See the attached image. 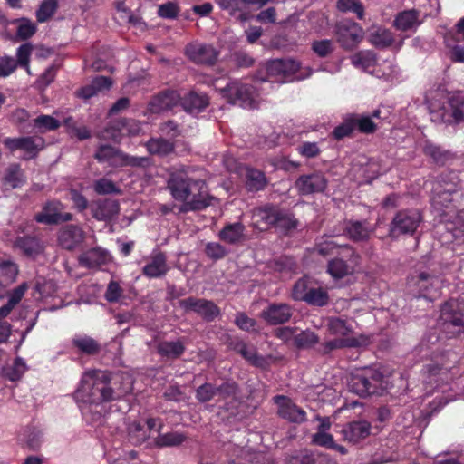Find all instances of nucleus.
I'll list each match as a JSON object with an SVG mask.
<instances>
[{
    "label": "nucleus",
    "instance_id": "nucleus-1",
    "mask_svg": "<svg viewBox=\"0 0 464 464\" xmlns=\"http://www.w3.org/2000/svg\"><path fill=\"white\" fill-rule=\"evenodd\" d=\"M129 392L130 387L123 386L111 372L92 370L82 377L74 399L77 402L101 406L121 399Z\"/></svg>",
    "mask_w": 464,
    "mask_h": 464
},
{
    "label": "nucleus",
    "instance_id": "nucleus-15",
    "mask_svg": "<svg viewBox=\"0 0 464 464\" xmlns=\"http://www.w3.org/2000/svg\"><path fill=\"white\" fill-rule=\"evenodd\" d=\"M273 401L278 406L277 414L282 419L293 423H303L306 420V412L289 397L276 395Z\"/></svg>",
    "mask_w": 464,
    "mask_h": 464
},
{
    "label": "nucleus",
    "instance_id": "nucleus-31",
    "mask_svg": "<svg viewBox=\"0 0 464 464\" xmlns=\"http://www.w3.org/2000/svg\"><path fill=\"white\" fill-rule=\"evenodd\" d=\"M186 351V346L181 339L177 341H161L157 345L158 353L166 359L176 360L181 357Z\"/></svg>",
    "mask_w": 464,
    "mask_h": 464
},
{
    "label": "nucleus",
    "instance_id": "nucleus-44",
    "mask_svg": "<svg viewBox=\"0 0 464 464\" xmlns=\"http://www.w3.org/2000/svg\"><path fill=\"white\" fill-rule=\"evenodd\" d=\"M58 8V0H43L35 11L36 21L40 24L50 21Z\"/></svg>",
    "mask_w": 464,
    "mask_h": 464
},
{
    "label": "nucleus",
    "instance_id": "nucleus-50",
    "mask_svg": "<svg viewBox=\"0 0 464 464\" xmlns=\"http://www.w3.org/2000/svg\"><path fill=\"white\" fill-rule=\"evenodd\" d=\"M354 125L351 114L343 119V122L337 125L330 136L335 140H342L344 138H351L354 132Z\"/></svg>",
    "mask_w": 464,
    "mask_h": 464
},
{
    "label": "nucleus",
    "instance_id": "nucleus-3",
    "mask_svg": "<svg viewBox=\"0 0 464 464\" xmlns=\"http://www.w3.org/2000/svg\"><path fill=\"white\" fill-rule=\"evenodd\" d=\"M349 391L361 398L383 394L386 385L383 373L374 368H364L353 372L348 382Z\"/></svg>",
    "mask_w": 464,
    "mask_h": 464
},
{
    "label": "nucleus",
    "instance_id": "nucleus-7",
    "mask_svg": "<svg viewBox=\"0 0 464 464\" xmlns=\"http://www.w3.org/2000/svg\"><path fill=\"white\" fill-rule=\"evenodd\" d=\"M359 256L354 248L348 244L339 252V255L328 261L327 272L335 279H342L353 271Z\"/></svg>",
    "mask_w": 464,
    "mask_h": 464
},
{
    "label": "nucleus",
    "instance_id": "nucleus-43",
    "mask_svg": "<svg viewBox=\"0 0 464 464\" xmlns=\"http://www.w3.org/2000/svg\"><path fill=\"white\" fill-rule=\"evenodd\" d=\"M11 23L17 24L16 38L21 41L30 39L37 31L36 24L27 17L15 18Z\"/></svg>",
    "mask_w": 464,
    "mask_h": 464
},
{
    "label": "nucleus",
    "instance_id": "nucleus-45",
    "mask_svg": "<svg viewBox=\"0 0 464 464\" xmlns=\"http://www.w3.org/2000/svg\"><path fill=\"white\" fill-rule=\"evenodd\" d=\"M146 147L150 154L166 156L174 150V143L164 138L150 139Z\"/></svg>",
    "mask_w": 464,
    "mask_h": 464
},
{
    "label": "nucleus",
    "instance_id": "nucleus-62",
    "mask_svg": "<svg viewBox=\"0 0 464 464\" xmlns=\"http://www.w3.org/2000/svg\"><path fill=\"white\" fill-rule=\"evenodd\" d=\"M205 254L213 261H218L226 257L228 250L219 243L208 242L205 246Z\"/></svg>",
    "mask_w": 464,
    "mask_h": 464
},
{
    "label": "nucleus",
    "instance_id": "nucleus-22",
    "mask_svg": "<svg viewBox=\"0 0 464 464\" xmlns=\"http://www.w3.org/2000/svg\"><path fill=\"white\" fill-rule=\"evenodd\" d=\"M84 239L83 230L76 225H67L58 235L60 246L66 250H73Z\"/></svg>",
    "mask_w": 464,
    "mask_h": 464
},
{
    "label": "nucleus",
    "instance_id": "nucleus-39",
    "mask_svg": "<svg viewBox=\"0 0 464 464\" xmlns=\"http://www.w3.org/2000/svg\"><path fill=\"white\" fill-rule=\"evenodd\" d=\"M351 62L355 68L371 72L377 64V56L371 51H359L352 55Z\"/></svg>",
    "mask_w": 464,
    "mask_h": 464
},
{
    "label": "nucleus",
    "instance_id": "nucleus-61",
    "mask_svg": "<svg viewBox=\"0 0 464 464\" xmlns=\"http://www.w3.org/2000/svg\"><path fill=\"white\" fill-rule=\"evenodd\" d=\"M235 324L245 332H256L257 323L244 312H237L234 320Z\"/></svg>",
    "mask_w": 464,
    "mask_h": 464
},
{
    "label": "nucleus",
    "instance_id": "nucleus-30",
    "mask_svg": "<svg viewBox=\"0 0 464 464\" xmlns=\"http://www.w3.org/2000/svg\"><path fill=\"white\" fill-rule=\"evenodd\" d=\"M268 184V179L262 170L247 167L245 174V185L248 192L264 190Z\"/></svg>",
    "mask_w": 464,
    "mask_h": 464
},
{
    "label": "nucleus",
    "instance_id": "nucleus-19",
    "mask_svg": "<svg viewBox=\"0 0 464 464\" xmlns=\"http://www.w3.org/2000/svg\"><path fill=\"white\" fill-rule=\"evenodd\" d=\"M368 338L364 335L352 338H335L321 343L316 352L321 355L330 354L333 351L343 348H356L365 345Z\"/></svg>",
    "mask_w": 464,
    "mask_h": 464
},
{
    "label": "nucleus",
    "instance_id": "nucleus-25",
    "mask_svg": "<svg viewBox=\"0 0 464 464\" xmlns=\"http://www.w3.org/2000/svg\"><path fill=\"white\" fill-rule=\"evenodd\" d=\"M112 85L110 77L99 75L94 77L90 84L81 87L75 92L80 99L88 100L97 95L100 92L109 90Z\"/></svg>",
    "mask_w": 464,
    "mask_h": 464
},
{
    "label": "nucleus",
    "instance_id": "nucleus-5",
    "mask_svg": "<svg viewBox=\"0 0 464 464\" xmlns=\"http://www.w3.org/2000/svg\"><path fill=\"white\" fill-rule=\"evenodd\" d=\"M422 215L417 209L399 210L389 225L388 235L392 239L401 236H413L422 222Z\"/></svg>",
    "mask_w": 464,
    "mask_h": 464
},
{
    "label": "nucleus",
    "instance_id": "nucleus-14",
    "mask_svg": "<svg viewBox=\"0 0 464 464\" xmlns=\"http://www.w3.org/2000/svg\"><path fill=\"white\" fill-rule=\"evenodd\" d=\"M186 54L197 64L212 66L219 56V51L211 44H193L186 47Z\"/></svg>",
    "mask_w": 464,
    "mask_h": 464
},
{
    "label": "nucleus",
    "instance_id": "nucleus-18",
    "mask_svg": "<svg viewBox=\"0 0 464 464\" xmlns=\"http://www.w3.org/2000/svg\"><path fill=\"white\" fill-rule=\"evenodd\" d=\"M292 314V307L289 304L274 303L261 312L260 317L270 325H277L288 322Z\"/></svg>",
    "mask_w": 464,
    "mask_h": 464
},
{
    "label": "nucleus",
    "instance_id": "nucleus-27",
    "mask_svg": "<svg viewBox=\"0 0 464 464\" xmlns=\"http://www.w3.org/2000/svg\"><path fill=\"white\" fill-rule=\"evenodd\" d=\"M250 0H216L220 9L227 11L229 15L237 17L241 22L248 20L247 9Z\"/></svg>",
    "mask_w": 464,
    "mask_h": 464
},
{
    "label": "nucleus",
    "instance_id": "nucleus-6",
    "mask_svg": "<svg viewBox=\"0 0 464 464\" xmlns=\"http://www.w3.org/2000/svg\"><path fill=\"white\" fill-rule=\"evenodd\" d=\"M267 75L276 77L282 82L300 81L311 75V70L304 74L301 72V63L294 59H277L269 62L266 65Z\"/></svg>",
    "mask_w": 464,
    "mask_h": 464
},
{
    "label": "nucleus",
    "instance_id": "nucleus-60",
    "mask_svg": "<svg viewBox=\"0 0 464 464\" xmlns=\"http://www.w3.org/2000/svg\"><path fill=\"white\" fill-rule=\"evenodd\" d=\"M275 269L280 273H295L298 264L293 256H282L275 261Z\"/></svg>",
    "mask_w": 464,
    "mask_h": 464
},
{
    "label": "nucleus",
    "instance_id": "nucleus-29",
    "mask_svg": "<svg viewBox=\"0 0 464 464\" xmlns=\"http://www.w3.org/2000/svg\"><path fill=\"white\" fill-rule=\"evenodd\" d=\"M420 14V12L416 9L400 12L394 19L393 25L397 30L402 32L415 30L421 24Z\"/></svg>",
    "mask_w": 464,
    "mask_h": 464
},
{
    "label": "nucleus",
    "instance_id": "nucleus-46",
    "mask_svg": "<svg viewBox=\"0 0 464 464\" xmlns=\"http://www.w3.org/2000/svg\"><path fill=\"white\" fill-rule=\"evenodd\" d=\"M27 370L25 362L21 357H16L12 365L3 368V376L10 382L19 381Z\"/></svg>",
    "mask_w": 464,
    "mask_h": 464
},
{
    "label": "nucleus",
    "instance_id": "nucleus-24",
    "mask_svg": "<svg viewBox=\"0 0 464 464\" xmlns=\"http://www.w3.org/2000/svg\"><path fill=\"white\" fill-rule=\"evenodd\" d=\"M14 246L28 257H35L44 249L41 238L38 236H19L14 242Z\"/></svg>",
    "mask_w": 464,
    "mask_h": 464
},
{
    "label": "nucleus",
    "instance_id": "nucleus-16",
    "mask_svg": "<svg viewBox=\"0 0 464 464\" xmlns=\"http://www.w3.org/2000/svg\"><path fill=\"white\" fill-rule=\"evenodd\" d=\"M441 319L445 324L464 328V299H450L440 309Z\"/></svg>",
    "mask_w": 464,
    "mask_h": 464
},
{
    "label": "nucleus",
    "instance_id": "nucleus-4",
    "mask_svg": "<svg viewBox=\"0 0 464 464\" xmlns=\"http://www.w3.org/2000/svg\"><path fill=\"white\" fill-rule=\"evenodd\" d=\"M433 121L450 126L464 124V92L461 91L449 92L446 100L438 110L430 111Z\"/></svg>",
    "mask_w": 464,
    "mask_h": 464
},
{
    "label": "nucleus",
    "instance_id": "nucleus-53",
    "mask_svg": "<svg viewBox=\"0 0 464 464\" xmlns=\"http://www.w3.org/2000/svg\"><path fill=\"white\" fill-rule=\"evenodd\" d=\"M186 440V436L179 432H168L159 434L155 439V445L160 448L173 447L182 444Z\"/></svg>",
    "mask_w": 464,
    "mask_h": 464
},
{
    "label": "nucleus",
    "instance_id": "nucleus-63",
    "mask_svg": "<svg viewBox=\"0 0 464 464\" xmlns=\"http://www.w3.org/2000/svg\"><path fill=\"white\" fill-rule=\"evenodd\" d=\"M180 12V7L176 2L169 1L160 5L157 14L163 19H176Z\"/></svg>",
    "mask_w": 464,
    "mask_h": 464
},
{
    "label": "nucleus",
    "instance_id": "nucleus-58",
    "mask_svg": "<svg viewBox=\"0 0 464 464\" xmlns=\"http://www.w3.org/2000/svg\"><path fill=\"white\" fill-rule=\"evenodd\" d=\"M337 8L341 12H352L357 15L359 19L363 18L364 7L360 0H339Z\"/></svg>",
    "mask_w": 464,
    "mask_h": 464
},
{
    "label": "nucleus",
    "instance_id": "nucleus-17",
    "mask_svg": "<svg viewBox=\"0 0 464 464\" xmlns=\"http://www.w3.org/2000/svg\"><path fill=\"white\" fill-rule=\"evenodd\" d=\"M371 428L372 425L367 420H353L343 426L341 434L344 441L357 444L370 435Z\"/></svg>",
    "mask_w": 464,
    "mask_h": 464
},
{
    "label": "nucleus",
    "instance_id": "nucleus-35",
    "mask_svg": "<svg viewBox=\"0 0 464 464\" xmlns=\"http://www.w3.org/2000/svg\"><path fill=\"white\" fill-rule=\"evenodd\" d=\"M276 219L273 227L285 235L295 230L299 225V221L291 211L280 208H278Z\"/></svg>",
    "mask_w": 464,
    "mask_h": 464
},
{
    "label": "nucleus",
    "instance_id": "nucleus-8",
    "mask_svg": "<svg viewBox=\"0 0 464 464\" xmlns=\"http://www.w3.org/2000/svg\"><path fill=\"white\" fill-rule=\"evenodd\" d=\"M224 98L231 104L242 108H252L255 102L253 87L239 82H232L221 90Z\"/></svg>",
    "mask_w": 464,
    "mask_h": 464
},
{
    "label": "nucleus",
    "instance_id": "nucleus-34",
    "mask_svg": "<svg viewBox=\"0 0 464 464\" xmlns=\"http://www.w3.org/2000/svg\"><path fill=\"white\" fill-rule=\"evenodd\" d=\"M345 246L344 245L337 244L331 237H322L316 239L313 248V253L318 254L323 257L335 256Z\"/></svg>",
    "mask_w": 464,
    "mask_h": 464
},
{
    "label": "nucleus",
    "instance_id": "nucleus-42",
    "mask_svg": "<svg viewBox=\"0 0 464 464\" xmlns=\"http://www.w3.org/2000/svg\"><path fill=\"white\" fill-rule=\"evenodd\" d=\"M240 395V387L237 382L232 379L224 381L217 385L218 402H222Z\"/></svg>",
    "mask_w": 464,
    "mask_h": 464
},
{
    "label": "nucleus",
    "instance_id": "nucleus-51",
    "mask_svg": "<svg viewBox=\"0 0 464 464\" xmlns=\"http://www.w3.org/2000/svg\"><path fill=\"white\" fill-rule=\"evenodd\" d=\"M304 302L313 306H325L329 303V295L322 287H312Z\"/></svg>",
    "mask_w": 464,
    "mask_h": 464
},
{
    "label": "nucleus",
    "instance_id": "nucleus-12",
    "mask_svg": "<svg viewBox=\"0 0 464 464\" xmlns=\"http://www.w3.org/2000/svg\"><path fill=\"white\" fill-rule=\"evenodd\" d=\"M181 101L179 92L172 89H165L153 95L148 103V111L153 114L171 111L177 107Z\"/></svg>",
    "mask_w": 464,
    "mask_h": 464
},
{
    "label": "nucleus",
    "instance_id": "nucleus-41",
    "mask_svg": "<svg viewBox=\"0 0 464 464\" xmlns=\"http://www.w3.org/2000/svg\"><path fill=\"white\" fill-rule=\"evenodd\" d=\"M73 347L86 355H96L101 352V344L90 336H76L72 341Z\"/></svg>",
    "mask_w": 464,
    "mask_h": 464
},
{
    "label": "nucleus",
    "instance_id": "nucleus-23",
    "mask_svg": "<svg viewBox=\"0 0 464 464\" xmlns=\"http://www.w3.org/2000/svg\"><path fill=\"white\" fill-rule=\"evenodd\" d=\"M179 103L185 111L198 113L203 111L209 105V98L204 92L191 90L184 97H181Z\"/></svg>",
    "mask_w": 464,
    "mask_h": 464
},
{
    "label": "nucleus",
    "instance_id": "nucleus-52",
    "mask_svg": "<svg viewBox=\"0 0 464 464\" xmlns=\"http://www.w3.org/2000/svg\"><path fill=\"white\" fill-rule=\"evenodd\" d=\"M354 129L363 134H372L377 130V125L372 121L371 116L351 114Z\"/></svg>",
    "mask_w": 464,
    "mask_h": 464
},
{
    "label": "nucleus",
    "instance_id": "nucleus-59",
    "mask_svg": "<svg viewBox=\"0 0 464 464\" xmlns=\"http://www.w3.org/2000/svg\"><path fill=\"white\" fill-rule=\"evenodd\" d=\"M44 139L32 136L23 137L22 149L32 157H35L44 147Z\"/></svg>",
    "mask_w": 464,
    "mask_h": 464
},
{
    "label": "nucleus",
    "instance_id": "nucleus-55",
    "mask_svg": "<svg viewBox=\"0 0 464 464\" xmlns=\"http://www.w3.org/2000/svg\"><path fill=\"white\" fill-rule=\"evenodd\" d=\"M61 126L60 121L50 115H40L34 120V127L41 133L55 130Z\"/></svg>",
    "mask_w": 464,
    "mask_h": 464
},
{
    "label": "nucleus",
    "instance_id": "nucleus-20",
    "mask_svg": "<svg viewBox=\"0 0 464 464\" xmlns=\"http://www.w3.org/2000/svg\"><path fill=\"white\" fill-rule=\"evenodd\" d=\"M92 217L99 221H111L117 218L120 212V203L117 199H98L91 206Z\"/></svg>",
    "mask_w": 464,
    "mask_h": 464
},
{
    "label": "nucleus",
    "instance_id": "nucleus-37",
    "mask_svg": "<svg viewBox=\"0 0 464 464\" xmlns=\"http://www.w3.org/2000/svg\"><path fill=\"white\" fill-rule=\"evenodd\" d=\"M423 154L432 160V162L443 166L451 158L450 150H444L430 140H426L422 149Z\"/></svg>",
    "mask_w": 464,
    "mask_h": 464
},
{
    "label": "nucleus",
    "instance_id": "nucleus-54",
    "mask_svg": "<svg viewBox=\"0 0 464 464\" xmlns=\"http://www.w3.org/2000/svg\"><path fill=\"white\" fill-rule=\"evenodd\" d=\"M249 364L260 369H267L269 361L265 356L259 354L254 346L247 345L246 354L241 355Z\"/></svg>",
    "mask_w": 464,
    "mask_h": 464
},
{
    "label": "nucleus",
    "instance_id": "nucleus-64",
    "mask_svg": "<svg viewBox=\"0 0 464 464\" xmlns=\"http://www.w3.org/2000/svg\"><path fill=\"white\" fill-rule=\"evenodd\" d=\"M93 189L99 195L117 194L120 192L115 183L105 178L97 179L93 184Z\"/></svg>",
    "mask_w": 464,
    "mask_h": 464
},
{
    "label": "nucleus",
    "instance_id": "nucleus-32",
    "mask_svg": "<svg viewBox=\"0 0 464 464\" xmlns=\"http://www.w3.org/2000/svg\"><path fill=\"white\" fill-rule=\"evenodd\" d=\"M327 330L332 335L352 338L349 335L353 333V322L341 316H332L328 318Z\"/></svg>",
    "mask_w": 464,
    "mask_h": 464
},
{
    "label": "nucleus",
    "instance_id": "nucleus-10",
    "mask_svg": "<svg viewBox=\"0 0 464 464\" xmlns=\"http://www.w3.org/2000/svg\"><path fill=\"white\" fill-rule=\"evenodd\" d=\"M63 204L59 200H48L42 208V211L35 214L34 220L44 225H58L71 221L72 214L63 213Z\"/></svg>",
    "mask_w": 464,
    "mask_h": 464
},
{
    "label": "nucleus",
    "instance_id": "nucleus-11",
    "mask_svg": "<svg viewBox=\"0 0 464 464\" xmlns=\"http://www.w3.org/2000/svg\"><path fill=\"white\" fill-rule=\"evenodd\" d=\"M327 186L328 179L321 171L301 175L295 182V188L302 196L324 193Z\"/></svg>",
    "mask_w": 464,
    "mask_h": 464
},
{
    "label": "nucleus",
    "instance_id": "nucleus-33",
    "mask_svg": "<svg viewBox=\"0 0 464 464\" xmlns=\"http://www.w3.org/2000/svg\"><path fill=\"white\" fill-rule=\"evenodd\" d=\"M278 208L277 206L266 204L256 208L253 216L256 218V226L261 229L273 227L276 220V218Z\"/></svg>",
    "mask_w": 464,
    "mask_h": 464
},
{
    "label": "nucleus",
    "instance_id": "nucleus-56",
    "mask_svg": "<svg viewBox=\"0 0 464 464\" xmlns=\"http://www.w3.org/2000/svg\"><path fill=\"white\" fill-rule=\"evenodd\" d=\"M217 396V385L212 382H205L195 391V398L200 403H207Z\"/></svg>",
    "mask_w": 464,
    "mask_h": 464
},
{
    "label": "nucleus",
    "instance_id": "nucleus-47",
    "mask_svg": "<svg viewBox=\"0 0 464 464\" xmlns=\"http://www.w3.org/2000/svg\"><path fill=\"white\" fill-rule=\"evenodd\" d=\"M150 437L148 430L140 422L134 421L128 426V440L134 446H140Z\"/></svg>",
    "mask_w": 464,
    "mask_h": 464
},
{
    "label": "nucleus",
    "instance_id": "nucleus-36",
    "mask_svg": "<svg viewBox=\"0 0 464 464\" xmlns=\"http://www.w3.org/2000/svg\"><path fill=\"white\" fill-rule=\"evenodd\" d=\"M245 226L241 222L228 223L219 231L221 241L235 245L241 241L244 236Z\"/></svg>",
    "mask_w": 464,
    "mask_h": 464
},
{
    "label": "nucleus",
    "instance_id": "nucleus-2",
    "mask_svg": "<svg viewBox=\"0 0 464 464\" xmlns=\"http://www.w3.org/2000/svg\"><path fill=\"white\" fill-rule=\"evenodd\" d=\"M168 187L172 197L183 202L184 211L206 209L214 199L208 193L205 180L190 176L186 170H179L171 174Z\"/></svg>",
    "mask_w": 464,
    "mask_h": 464
},
{
    "label": "nucleus",
    "instance_id": "nucleus-21",
    "mask_svg": "<svg viewBox=\"0 0 464 464\" xmlns=\"http://www.w3.org/2000/svg\"><path fill=\"white\" fill-rule=\"evenodd\" d=\"M78 261L81 266L85 268H98L110 261V254L107 250L96 246L82 253Z\"/></svg>",
    "mask_w": 464,
    "mask_h": 464
},
{
    "label": "nucleus",
    "instance_id": "nucleus-13",
    "mask_svg": "<svg viewBox=\"0 0 464 464\" xmlns=\"http://www.w3.org/2000/svg\"><path fill=\"white\" fill-rule=\"evenodd\" d=\"M438 283L439 279L437 276L422 272L416 278H411L409 285L410 286L413 285L416 287L417 290L414 293L416 297H423L431 301L440 294Z\"/></svg>",
    "mask_w": 464,
    "mask_h": 464
},
{
    "label": "nucleus",
    "instance_id": "nucleus-28",
    "mask_svg": "<svg viewBox=\"0 0 464 464\" xmlns=\"http://www.w3.org/2000/svg\"><path fill=\"white\" fill-rule=\"evenodd\" d=\"M169 271L167 257L164 253L154 255L150 261L142 268V275L148 278H160Z\"/></svg>",
    "mask_w": 464,
    "mask_h": 464
},
{
    "label": "nucleus",
    "instance_id": "nucleus-48",
    "mask_svg": "<svg viewBox=\"0 0 464 464\" xmlns=\"http://www.w3.org/2000/svg\"><path fill=\"white\" fill-rule=\"evenodd\" d=\"M294 345L299 350H306L319 343V336L313 331H302L294 335Z\"/></svg>",
    "mask_w": 464,
    "mask_h": 464
},
{
    "label": "nucleus",
    "instance_id": "nucleus-57",
    "mask_svg": "<svg viewBox=\"0 0 464 464\" xmlns=\"http://www.w3.org/2000/svg\"><path fill=\"white\" fill-rule=\"evenodd\" d=\"M33 52V45L30 43H25L20 45L16 50L17 66L24 68L30 73V58Z\"/></svg>",
    "mask_w": 464,
    "mask_h": 464
},
{
    "label": "nucleus",
    "instance_id": "nucleus-9",
    "mask_svg": "<svg viewBox=\"0 0 464 464\" xmlns=\"http://www.w3.org/2000/svg\"><path fill=\"white\" fill-rule=\"evenodd\" d=\"M363 37L362 28L351 20H342L336 24V38L340 45L352 50L358 45Z\"/></svg>",
    "mask_w": 464,
    "mask_h": 464
},
{
    "label": "nucleus",
    "instance_id": "nucleus-26",
    "mask_svg": "<svg viewBox=\"0 0 464 464\" xmlns=\"http://www.w3.org/2000/svg\"><path fill=\"white\" fill-rule=\"evenodd\" d=\"M374 228L370 227L366 220H349L345 223V235L353 242L367 241Z\"/></svg>",
    "mask_w": 464,
    "mask_h": 464
},
{
    "label": "nucleus",
    "instance_id": "nucleus-38",
    "mask_svg": "<svg viewBox=\"0 0 464 464\" xmlns=\"http://www.w3.org/2000/svg\"><path fill=\"white\" fill-rule=\"evenodd\" d=\"M241 396L220 402L218 406V415L227 421H232L239 419L240 407L242 405Z\"/></svg>",
    "mask_w": 464,
    "mask_h": 464
},
{
    "label": "nucleus",
    "instance_id": "nucleus-40",
    "mask_svg": "<svg viewBox=\"0 0 464 464\" xmlns=\"http://www.w3.org/2000/svg\"><path fill=\"white\" fill-rule=\"evenodd\" d=\"M3 182L9 185L11 188H17L22 187L25 182L24 171L18 163H12L5 170L3 177Z\"/></svg>",
    "mask_w": 464,
    "mask_h": 464
},
{
    "label": "nucleus",
    "instance_id": "nucleus-49",
    "mask_svg": "<svg viewBox=\"0 0 464 464\" xmlns=\"http://www.w3.org/2000/svg\"><path fill=\"white\" fill-rule=\"evenodd\" d=\"M370 42L377 48H387L394 42L393 34L384 28H378L370 34Z\"/></svg>",
    "mask_w": 464,
    "mask_h": 464
}]
</instances>
